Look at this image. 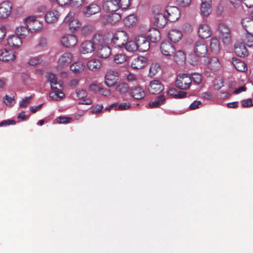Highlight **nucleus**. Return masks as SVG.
I'll list each match as a JSON object with an SVG mask.
<instances>
[{
	"label": "nucleus",
	"mask_w": 253,
	"mask_h": 253,
	"mask_svg": "<svg viewBox=\"0 0 253 253\" xmlns=\"http://www.w3.org/2000/svg\"><path fill=\"white\" fill-rule=\"evenodd\" d=\"M176 1L179 5L181 7L187 6L191 2V0H176Z\"/></svg>",
	"instance_id": "58"
},
{
	"label": "nucleus",
	"mask_w": 253,
	"mask_h": 253,
	"mask_svg": "<svg viewBox=\"0 0 253 253\" xmlns=\"http://www.w3.org/2000/svg\"><path fill=\"white\" fill-rule=\"evenodd\" d=\"M6 34L5 28L1 26H0V42H1L4 38Z\"/></svg>",
	"instance_id": "64"
},
{
	"label": "nucleus",
	"mask_w": 253,
	"mask_h": 253,
	"mask_svg": "<svg viewBox=\"0 0 253 253\" xmlns=\"http://www.w3.org/2000/svg\"><path fill=\"white\" fill-rule=\"evenodd\" d=\"M192 83L191 77L190 75L183 74L179 75L175 81L176 86L183 90H186L189 88Z\"/></svg>",
	"instance_id": "5"
},
{
	"label": "nucleus",
	"mask_w": 253,
	"mask_h": 253,
	"mask_svg": "<svg viewBox=\"0 0 253 253\" xmlns=\"http://www.w3.org/2000/svg\"><path fill=\"white\" fill-rule=\"evenodd\" d=\"M130 93L133 98L137 100L143 99L145 95L143 88L140 86H134L129 90Z\"/></svg>",
	"instance_id": "21"
},
{
	"label": "nucleus",
	"mask_w": 253,
	"mask_h": 253,
	"mask_svg": "<svg viewBox=\"0 0 253 253\" xmlns=\"http://www.w3.org/2000/svg\"><path fill=\"white\" fill-rule=\"evenodd\" d=\"M150 41L152 42H157L161 39L160 32L156 28L150 29L147 35Z\"/></svg>",
	"instance_id": "27"
},
{
	"label": "nucleus",
	"mask_w": 253,
	"mask_h": 253,
	"mask_svg": "<svg viewBox=\"0 0 253 253\" xmlns=\"http://www.w3.org/2000/svg\"><path fill=\"white\" fill-rule=\"evenodd\" d=\"M241 103L243 107L253 106L252 99L251 98L242 100Z\"/></svg>",
	"instance_id": "56"
},
{
	"label": "nucleus",
	"mask_w": 253,
	"mask_h": 253,
	"mask_svg": "<svg viewBox=\"0 0 253 253\" xmlns=\"http://www.w3.org/2000/svg\"><path fill=\"white\" fill-rule=\"evenodd\" d=\"M160 49L162 53L166 56H170L175 51L174 47L169 41L163 42L161 43Z\"/></svg>",
	"instance_id": "19"
},
{
	"label": "nucleus",
	"mask_w": 253,
	"mask_h": 253,
	"mask_svg": "<svg viewBox=\"0 0 253 253\" xmlns=\"http://www.w3.org/2000/svg\"><path fill=\"white\" fill-rule=\"evenodd\" d=\"M200 11L203 16H209L211 12V3H201Z\"/></svg>",
	"instance_id": "37"
},
{
	"label": "nucleus",
	"mask_w": 253,
	"mask_h": 253,
	"mask_svg": "<svg viewBox=\"0 0 253 253\" xmlns=\"http://www.w3.org/2000/svg\"><path fill=\"white\" fill-rule=\"evenodd\" d=\"M59 124H68L71 122L72 118L66 116H60L57 118Z\"/></svg>",
	"instance_id": "51"
},
{
	"label": "nucleus",
	"mask_w": 253,
	"mask_h": 253,
	"mask_svg": "<svg viewBox=\"0 0 253 253\" xmlns=\"http://www.w3.org/2000/svg\"><path fill=\"white\" fill-rule=\"evenodd\" d=\"M235 53L240 57H245L248 55V50L246 46L242 43L236 44L234 46Z\"/></svg>",
	"instance_id": "33"
},
{
	"label": "nucleus",
	"mask_w": 253,
	"mask_h": 253,
	"mask_svg": "<svg viewBox=\"0 0 253 253\" xmlns=\"http://www.w3.org/2000/svg\"><path fill=\"white\" fill-rule=\"evenodd\" d=\"M195 55L200 57H205L208 53V46L205 41L196 42L194 47Z\"/></svg>",
	"instance_id": "9"
},
{
	"label": "nucleus",
	"mask_w": 253,
	"mask_h": 253,
	"mask_svg": "<svg viewBox=\"0 0 253 253\" xmlns=\"http://www.w3.org/2000/svg\"><path fill=\"white\" fill-rule=\"evenodd\" d=\"M168 19L165 11L156 14L154 17V24L159 28H162L167 23Z\"/></svg>",
	"instance_id": "16"
},
{
	"label": "nucleus",
	"mask_w": 253,
	"mask_h": 253,
	"mask_svg": "<svg viewBox=\"0 0 253 253\" xmlns=\"http://www.w3.org/2000/svg\"><path fill=\"white\" fill-rule=\"evenodd\" d=\"M241 22L248 34L253 35V19L246 17L243 18Z\"/></svg>",
	"instance_id": "28"
},
{
	"label": "nucleus",
	"mask_w": 253,
	"mask_h": 253,
	"mask_svg": "<svg viewBox=\"0 0 253 253\" xmlns=\"http://www.w3.org/2000/svg\"><path fill=\"white\" fill-rule=\"evenodd\" d=\"M98 91L100 94L106 96H109L111 94V92L109 89H104L101 87H100Z\"/></svg>",
	"instance_id": "63"
},
{
	"label": "nucleus",
	"mask_w": 253,
	"mask_h": 253,
	"mask_svg": "<svg viewBox=\"0 0 253 253\" xmlns=\"http://www.w3.org/2000/svg\"><path fill=\"white\" fill-rule=\"evenodd\" d=\"M246 44L249 47L253 46V35L248 34L244 40Z\"/></svg>",
	"instance_id": "52"
},
{
	"label": "nucleus",
	"mask_w": 253,
	"mask_h": 253,
	"mask_svg": "<svg viewBox=\"0 0 253 253\" xmlns=\"http://www.w3.org/2000/svg\"><path fill=\"white\" fill-rule=\"evenodd\" d=\"M115 107V109L117 110H125L130 108V105L129 103L124 102L120 104H112L108 107L105 108L106 110H110Z\"/></svg>",
	"instance_id": "38"
},
{
	"label": "nucleus",
	"mask_w": 253,
	"mask_h": 253,
	"mask_svg": "<svg viewBox=\"0 0 253 253\" xmlns=\"http://www.w3.org/2000/svg\"><path fill=\"white\" fill-rule=\"evenodd\" d=\"M73 55L69 52H66L62 54L58 59V66L60 68L68 66L72 62Z\"/></svg>",
	"instance_id": "11"
},
{
	"label": "nucleus",
	"mask_w": 253,
	"mask_h": 253,
	"mask_svg": "<svg viewBox=\"0 0 253 253\" xmlns=\"http://www.w3.org/2000/svg\"><path fill=\"white\" fill-rule=\"evenodd\" d=\"M59 16V14L57 11H50L45 14L44 18L47 23H53L57 21Z\"/></svg>",
	"instance_id": "30"
},
{
	"label": "nucleus",
	"mask_w": 253,
	"mask_h": 253,
	"mask_svg": "<svg viewBox=\"0 0 253 253\" xmlns=\"http://www.w3.org/2000/svg\"><path fill=\"white\" fill-rule=\"evenodd\" d=\"M128 40L127 34L124 31H117L112 38L111 42L116 46L119 48L125 46Z\"/></svg>",
	"instance_id": "3"
},
{
	"label": "nucleus",
	"mask_w": 253,
	"mask_h": 253,
	"mask_svg": "<svg viewBox=\"0 0 253 253\" xmlns=\"http://www.w3.org/2000/svg\"><path fill=\"white\" fill-rule=\"evenodd\" d=\"M111 54V49L106 45L99 44L97 47V55L102 58H107Z\"/></svg>",
	"instance_id": "20"
},
{
	"label": "nucleus",
	"mask_w": 253,
	"mask_h": 253,
	"mask_svg": "<svg viewBox=\"0 0 253 253\" xmlns=\"http://www.w3.org/2000/svg\"><path fill=\"white\" fill-rule=\"evenodd\" d=\"M16 57L15 52L11 50L2 49L0 50V60L3 62L13 61Z\"/></svg>",
	"instance_id": "18"
},
{
	"label": "nucleus",
	"mask_w": 253,
	"mask_h": 253,
	"mask_svg": "<svg viewBox=\"0 0 253 253\" xmlns=\"http://www.w3.org/2000/svg\"><path fill=\"white\" fill-rule=\"evenodd\" d=\"M26 26L31 32H35L40 30L42 27V23L34 16L29 17L26 19Z\"/></svg>",
	"instance_id": "8"
},
{
	"label": "nucleus",
	"mask_w": 253,
	"mask_h": 253,
	"mask_svg": "<svg viewBox=\"0 0 253 253\" xmlns=\"http://www.w3.org/2000/svg\"><path fill=\"white\" fill-rule=\"evenodd\" d=\"M76 92L78 98L83 100L81 103V104L90 105L92 103V101L90 99L85 98L87 95V92L85 90L77 89Z\"/></svg>",
	"instance_id": "29"
},
{
	"label": "nucleus",
	"mask_w": 253,
	"mask_h": 253,
	"mask_svg": "<svg viewBox=\"0 0 253 253\" xmlns=\"http://www.w3.org/2000/svg\"><path fill=\"white\" fill-rule=\"evenodd\" d=\"M104 19L108 23L114 25L121 19V16L118 13H113L110 15L104 16Z\"/></svg>",
	"instance_id": "32"
},
{
	"label": "nucleus",
	"mask_w": 253,
	"mask_h": 253,
	"mask_svg": "<svg viewBox=\"0 0 253 253\" xmlns=\"http://www.w3.org/2000/svg\"><path fill=\"white\" fill-rule=\"evenodd\" d=\"M42 62L41 59L39 57H32L29 60L28 63L32 66H35Z\"/></svg>",
	"instance_id": "53"
},
{
	"label": "nucleus",
	"mask_w": 253,
	"mask_h": 253,
	"mask_svg": "<svg viewBox=\"0 0 253 253\" xmlns=\"http://www.w3.org/2000/svg\"><path fill=\"white\" fill-rule=\"evenodd\" d=\"M185 58V53L181 50L177 51L174 56V60L178 64H182L184 62Z\"/></svg>",
	"instance_id": "41"
},
{
	"label": "nucleus",
	"mask_w": 253,
	"mask_h": 253,
	"mask_svg": "<svg viewBox=\"0 0 253 253\" xmlns=\"http://www.w3.org/2000/svg\"><path fill=\"white\" fill-rule=\"evenodd\" d=\"M124 47L126 50L129 52H134L138 50L136 41L135 42L127 41Z\"/></svg>",
	"instance_id": "44"
},
{
	"label": "nucleus",
	"mask_w": 253,
	"mask_h": 253,
	"mask_svg": "<svg viewBox=\"0 0 253 253\" xmlns=\"http://www.w3.org/2000/svg\"><path fill=\"white\" fill-rule=\"evenodd\" d=\"M164 89L163 84L158 80H153L150 82L148 90L150 94H157L161 93Z\"/></svg>",
	"instance_id": "13"
},
{
	"label": "nucleus",
	"mask_w": 253,
	"mask_h": 253,
	"mask_svg": "<svg viewBox=\"0 0 253 253\" xmlns=\"http://www.w3.org/2000/svg\"><path fill=\"white\" fill-rule=\"evenodd\" d=\"M210 48L211 51L214 53H217L219 51V43L216 38L213 37L211 39Z\"/></svg>",
	"instance_id": "40"
},
{
	"label": "nucleus",
	"mask_w": 253,
	"mask_h": 253,
	"mask_svg": "<svg viewBox=\"0 0 253 253\" xmlns=\"http://www.w3.org/2000/svg\"><path fill=\"white\" fill-rule=\"evenodd\" d=\"M131 0H118L119 7L122 9H126L130 5Z\"/></svg>",
	"instance_id": "49"
},
{
	"label": "nucleus",
	"mask_w": 253,
	"mask_h": 253,
	"mask_svg": "<svg viewBox=\"0 0 253 253\" xmlns=\"http://www.w3.org/2000/svg\"><path fill=\"white\" fill-rule=\"evenodd\" d=\"M32 98V96L25 97L19 102V106L21 108H25L28 106L30 103V99Z\"/></svg>",
	"instance_id": "50"
},
{
	"label": "nucleus",
	"mask_w": 253,
	"mask_h": 253,
	"mask_svg": "<svg viewBox=\"0 0 253 253\" xmlns=\"http://www.w3.org/2000/svg\"><path fill=\"white\" fill-rule=\"evenodd\" d=\"M29 31L27 26H19L16 28V34L23 39L28 34Z\"/></svg>",
	"instance_id": "43"
},
{
	"label": "nucleus",
	"mask_w": 253,
	"mask_h": 253,
	"mask_svg": "<svg viewBox=\"0 0 253 253\" xmlns=\"http://www.w3.org/2000/svg\"><path fill=\"white\" fill-rule=\"evenodd\" d=\"M161 70V66L159 63H152L149 69V75L151 77L154 76Z\"/></svg>",
	"instance_id": "45"
},
{
	"label": "nucleus",
	"mask_w": 253,
	"mask_h": 253,
	"mask_svg": "<svg viewBox=\"0 0 253 253\" xmlns=\"http://www.w3.org/2000/svg\"><path fill=\"white\" fill-rule=\"evenodd\" d=\"M47 81L50 83L52 91L49 93V97L53 100H58L62 99L64 93L60 90L63 86V83L58 81L55 75L48 73L46 75Z\"/></svg>",
	"instance_id": "1"
},
{
	"label": "nucleus",
	"mask_w": 253,
	"mask_h": 253,
	"mask_svg": "<svg viewBox=\"0 0 253 253\" xmlns=\"http://www.w3.org/2000/svg\"><path fill=\"white\" fill-rule=\"evenodd\" d=\"M116 89L118 91L123 94L129 91L128 86L126 83H122L118 84L116 87Z\"/></svg>",
	"instance_id": "47"
},
{
	"label": "nucleus",
	"mask_w": 253,
	"mask_h": 253,
	"mask_svg": "<svg viewBox=\"0 0 253 253\" xmlns=\"http://www.w3.org/2000/svg\"><path fill=\"white\" fill-rule=\"evenodd\" d=\"M169 39L173 42H178L182 38L181 32L177 30H171L168 34Z\"/></svg>",
	"instance_id": "34"
},
{
	"label": "nucleus",
	"mask_w": 253,
	"mask_h": 253,
	"mask_svg": "<svg viewBox=\"0 0 253 253\" xmlns=\"http://www.w3.org/2000/svg\"><path fill=\"white\" fill-rule=\"evenodd\" d=\"M206 65L209 68L213 71L218 70L221 67L220 63L217 57H213L205 61Z\"/></svg>",
	"instance_id": "25"
},
{
	"label": "nucleus",
	"mask_w": 253,
	"mask_h": 253,
	"mask_svg": "<svg viewBox=\"0 0 253 253\" xmlns=\"http://www.w3.org/2000/svg\"><path fill=\"white\" fill-rule=\"evenodd\" d=\"M12 4L8 0H5L0 3V18L8 17L12 10Z\"/></svg>",
	"instance_id": "12"
},
{
	"label": "nucleus",
	"mask_w": 253,
	"mask_h": 253,
	"mask_svg": "<svg viewBox=\"0 0 253 253\" xmlns=\"http://www.w3.org/2000/svg\"><path fill=\"white\" fill-rule=\"evenodd\" d=\"M136 20V16L135 15L130 14L124 19V22L126 27H130L133 26Z\"/></svg>",
	"instance_id": "42"
},
{
	"label": "nucleus",
	"mask_w": 253,
	"mask_h": 253,
	"mask_svg": "<svg viewBox=\"0 0 253 253\" xmlns=\"http://www.w3.org/2000/svg\"><path fill=\"white\" fill-rule=\"evenodd\" d=\"M3 101L4 103L7 106H11L13 105V102L14 101V100L13 97H8V95H5L4 97L3 98Z\"/></svg>",
	"instance_id": "55"
},
{
	"label": "nucleus",
	"mask_w": 253,
	"mask_h": 253,
	"mask_svg": "<svg viewBox=\"0 0 253 253\" xmlns=\"http://www.w3.org/2000/svg\"><path fill=\"white\" fill-rule=\"evenodd\" d=\"M101 9L99 5L95 3H91L86 6L84 10V14L86 17H89L100 12Z\"/></svg>",
	"instance_id": "24"
},
{
	"label": "nucleus",
	"mask_w": 253,
	"mask_h": 253,
	"mask_svg": "<svg viewBox=\"0 0 253 253\" xmlns=\"http://www.w3.org/2000/svg\"><path fill=\"white\" fill-rule=\"evenodd\" d=\"M214 86L215 89L219 90L223 86V82L222 79L216 80Z\"/></svg>",
	"instance_id": "60"
},
{
	"label": "nucleus",
	"mask_w": 253,
	"mask_h": 253,
	"mask_svg": "<svg viewBox=\"0 0 253 253\" xmlns=\"http://www.w3.org/2000/svg\"><path fill=\"white\" fill-rule=\"evenodd\" d=\"M168 21L171 22L177 20L180 16V12L177 7L168 6L165 11Z\"/></svg>",
	"instance_id": "7"
},
{
	"label": "nucleus",
	"mask_w": 253,
	"mask_h": 253,
	"mask_svg": "<svg viewBox=\"0 0 253 253\" xmlns=\"http://www.w3.org/2000/svg\"><path fill=\"white\" fill-rule=\"evenodd\" d=\"M232 64L235 69L240 72H244L247 69L246 64L240 59L233 58Z\"/></svg>",
	"instance_id": "35"
},
{
	"label": "nucleus",
	"mask_w": 253,
	"mask_h": 253,
	"mask_svg": "<svg viewBox=\"0 0 253 253\" xmlns=\"http://www.w3.org/2000/svg\"><path fill=\"white\" fill-rule=\"evenodd\" d=\"M127 57L123 53L117 54L114 56V61L118 64H122L127 60Z\"/></svg>",
	"instance_id": "46"
},
{
	"label": "nucleus",
	"mask_w": 253,
	"mask_h": 253,
	"mask_svg": "<svg viewBox=\"0 0 253 253\" xmlns=\"http://www.w3.org/2000/svg\"><path fill=\"white\" fill-rule=\"evenodd\" d=\"M15 124V121L13 120H4L0 123V127Z\"/></svg>",
	"instance_id": "57"
},
{
	"label": "nucleus",
	"mask_w": 253,
	"mask_h": 253,
	"mask_svg": "<svg viewBox=\"0 0 253 253\" xmlns=\"http://www.w3.org/2000/svg\"><path fill=\"white\" fill-rule=\"evenodd\" d=\"M198 35L201 39H205L209 38L211 35V30L206 24L200 25L198 29Z\"/></svg>",
	"instance_id": "22"
},
{
	"label": "nucleus",
	"mask_w": 253,
	"mask_h": 253,
	"mask_svg": "<svg viewBox=\"0 0 253 253\" xmlns=\"http://www.w3.org/2000/svg\"><path fill=\"white\" fill-rule=\"evenodd\" d=\"M84 64L81 61L75 62L70 66L71 70L75 73H79L84 71Z\"/></svg>",
	"instance_id": "39"
},
{
	"label": "nucleus",
	"mask_w": 253,
	"mask_h": 253,
	"mask_svg": "<svg viewBox=\"0 0 253 253\" xmlns=\"http://www.w3.org/2000/svg\"><path fill=\"white\" fill-rule=\"evenodd\" d=\"M83 2L84 0H70V4L75 7H79Z\"/></svg>",
	"instance_id": "59"
},
{
	"label": "nucleus",
	"mask_w": 253,
	"mask_h": 253,
	"mask_svg": "<svg viewBox=\"0 0 253 253\" xmlns=\"http://www.w3.org/2000/svg\"><path fill=\"white\" fill-rule=\"evenodd\" d=\"M103 39L101 35H95L93 38V41H85L81 45L80 50L83 54L91 53L94 51L95 45L103 42Z\"/></svg>",
	"instance_id": "2"
},
{
	"label": "nucleus",
	"mask_w": 253,
	"mask_h": 253,
	"mask_svg": "<svg viewBox=\"0 0 253 253\" xmlns=\"http://www.w3.org/2000/svg\"><path fill=\"white\" fill-rule=\"evenodd\" d=\"M166 101V98L164 95H159L156 99L149 103L150 108H154L160 107L161 105L164 104Z\"/></svg>",
	"instance_id": "36"
},
{
	"label": "nucleus",
	"mask_w": 253,
	"mask_h": 253,
	"mask_svg": "<svg viewBox=\"0 0 253 253\" xmlns=\"http://www.w3.org/2000/svg\"><path fill=\"white\" fill-rule=\"evenodd\" d=\"M118 80V73L115 71H109L107 73L105 77V83L109 86L115 85Z\"/></svg>",
	"instance_id": "17"
},
{
	"label": "nucleus",
	"mask_w": 253,
	"mask_h": 253,
	"mask_svg": "<svg viewBox=\"0 0 253 253\" xmlns=\"http://www.w3.org/2000/svg\"><path fill=\"white\" fill-rule=\"evenodd\" d=\"M22 38L18 35H12L9 37L7 39V43L10 46L14 48H17L22 43Z\"/></svg>",
	"instance_id": "23"
},
{
	"label": "nucleus",
	"mask_w": 253,
	"mask_h": 253,
	"mask_svg": "<svg viewBox=\"0 0 253 253\" xmlns=\"http://www.w3.org/2000/svg\"><path fill=\"white\" fill-rule=\"evenodd\" d=\"M61 42L66 47L71 48L75 46L77 44L78 40L77 38L75 35L68 34L62 38Z\"/></svg>",
	"instance_id": "14"
},
{
	"label": "nucleus",
	"mask_w": 253,
	"mask_h": 253,
	"mask_svg": "<svg viewBox=\"0 0 253 253\" xmlns=\"http://www.w3.org/2000/svg\"><path fill=\"white\" fill-rule=\"evenodd\" d=\"M118 0H108L104 2L103 8L107 12H114L119 8Z\"/></svg>",
	"instance_id": "15"
},
{
	"label": "nucleus",
	"mask_w": 253,
	"mask_h": 253,
	"mask_svg": "<svg viewBox=\"0 0 253 253\" xmlns=\"http://www.w3.org/2000/svg\"><path fill=\"white\" fill-rule=\"evenodd\" d=\"M135 41L138 51L143 52L149 50L150 43L145 36L142 35L138 36L136 38Z\"/></svg>",
	"instance_id": "10"
},
{
	"label": "nucleus",
	"mask_w": 253,
	"mask_h": 253,
	"mask_svg": "<svg viewBox=\"0 0 253 253\" xmlns=\"http://www.w3.org/2000/svg\"><path fill=\"white\" fill-rule=\"evenodd\" d=\"M146 64V58L143 56H141L134 59L131 62V66L133 69L137 70L143 68Z\"/></svg>",
	"instance_id": "26"
},
{
	"label": "nucleus",
	"mask_w": 253,
	"mask_h": 253,
	"mask_svg": "<svg viewBox=\"0 0 253 253\" xmlns=\"http://www.w3.org/2000/svg\"><path fill=\"white\" fill-rule=\"evenodd\" d=\"M101 61L98 59H92L86 63V66L88 69L93 71L98 70L101 68Z\"/></svg>",
	"instance_id": "31"
},
{
	"label": "nucleus",
	"mask_w": 253,
	"mask_h": 253,
	"mask_svg": "<svg viewBox=\"0 0 253 253\" xmlns=\"http://www.w3.org/2000/svg\"><path fill=\"white\" fill-rule=\"evenodd\" d=\"M103 108V106L102 104H97L95 105H93L92 107L91 112L93 114L98 113L102 111Z\"/></svg>",
	"instance_id": "54"
},
{
	"label": "nucleus",
	"mask_w": 253,
	"mask_h": 253,
	"mask_svg": "<svg viewBox=\"0 0 253 253\" xmlns=\"http://www.w3.org/2000/svg\"><path fill=\"white\" fill-rule=\"evenodd\" d=\"M191 77L195 84H199L201 83L202 81V75L198 73H193L192 74Z\"/></svg>",
	"instance_id": "48"
},
{
	"label": "nucleus",
	"mask_w": 253,
	"mask_h": 253,
	"mask_svg": "<svg viewBox=\"0 0 253 253\" xmlns=\"http://www.w3.org/2000/svg\"><path fill=\"white\" fill-rule=\"evenodd\" d=\"M218 30L219 38L223 43L229 44L231 41V33L230 28L224 23H220L218 25Z\"/></svg>",
	"instance_id": "4"
},
{
	"label": "nucleus",
	"mask_w": 253,
	"mask_h": 253,
	"mask_svg": "<svg viewBox=\"0 0 253 253\" xmlns=\"http://www.w3.org/2000/svg\"><path fill=\"white\" fill-rule=\"evenodd\" d=\"M177 92L178 90L174 88H171L169 89L168 91V94L174 98H176Z\"/></svg>",
	"instance_id": "62"
},
{
	"label": "nucleus",
	"mask_w": 253,
	"mask_h": 253,
	"mask_svg": "<svg viewBox=\"0 0 253 253\" xmlns=\"http://www.w3.org/2000/svg\"><path fill=\"white\" fill-rule=\"evenodd\" d=\"M201 104V102L200 101H194L189 106L190 110H195L199 108L200 105Z\"/></svg>",
	"instance_id": "61"
},
{
	"label": "nucleus",
	"mask_w": 253,
	"mask_h": 253,
	"mask_svg": "<svg viewBox=\"0 0 253 253\" xmlns=\"http://www.w3.org/2000/svg\"><path fill=\"white\" fill-rule=\"evenodd\" d=\"M64 23L68 24L69 28L71 31H74L81 26L80 21L75 17V13L70 12L65 17Z\"/></svg>",
	"instance_id": "6"
}]
</instances>
